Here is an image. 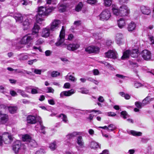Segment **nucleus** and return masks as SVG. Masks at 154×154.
Listing matches in <instances>:
<instances>
[{"instance_id":"obj_1","label":"nucleus","mask_w":154,"mask_h":154,"mask_svg":"<svg viewBox=\"0 0 154 154\" xmlns=\"http://www.w3.org/2000/svg\"><path fill=\"white\" fill-rule=\"evenodd\" d=\"M54 9L53 7H45L41 6L38 9V14L36 16V22L41 24L40 22L44 20L42 18L43 16H48Z\"/></svg>"},{"instance_id":"obj_2","label":"nucleus","mask_w":154,"mask_h":154,"mask_svg":"<svg viewBox=\"0 0 154 154\" xmlns=\"http://www.w3.org/2000/svg\"><path fill=\"white\" fill-rule=\"evenodd\" d=\"M13 140L12 137L8 133L5 132L3 134L2 137L0 136V145L2 146L3 143V142H5L7 140V142L5 143L8 144L11 143Z\"/></svg>"},{"instance_id":"obj_3","label":"nucleus","mask_w":154,"mask_h":154,"mask_svg":"<svg viewBox=\"0 0 154 154\" xmlns=\"http://www.w3.org/2000/svg\"><path fill=\"white\" fill-rule=\"evenodd\" d=\"M111 13L109 10L105 9L99 15V19L102 21L107 20L111 17Z\"/></svg>"},{"instance_id":"obj_4","label":"nucleus","mask_w":154,"mask_h":154,"mask_svg":"<svg viewBox=\"0 0 154 154\" xmlns=\"http://www.w3.org/2000/svg\"><path fill=\"white\" fill-rule=\"evenodd\" d=\"M65 27L63 26L59 35V39L56 43V45L58 46L61 45L64 41Z\"/></svg>"},{"instance_id":"obj_5","label":"nucleus","mask_w":154,"mask_h":154,"mask_svg":"<svg viewBox=\"0 0 154 154\" xmlns=\"http://www.w3.org/2000/svg\"><path fill=\"white\" fill-rule=\"evenodd\" d=\"M32 35H27L24 36L20 40V43L22 44H30L32 40L34 38Z\"/></svg>"},{"instance_id":"obj_6","label":"nucleus","mask_w":154,"mask_h":154,"mask_svg":"<svg viewBox=\"0 0 154 154\" xmlns=\"http://www.w3.org/2000/svg\"><path fill=\"white\" fill-rule=\"evenodd\" d=\"M61 22L59 20H55L50 24V30L54 31L57 29L60 26Z\"/></svg>"},{"instance_id":"obj_7","label":"nucleus","mask_w":154,"mask_h":154,"mask_svg":"<svg viewBox=\"0 0 154 154\" xmlns=\"http://www.w3.org/2000/svg\"><path fill=\"white\" fill-rule=\"evenodd\" d=\"M141 55L144 60H150L151 57V54L150 51L147 50H144L143 51Z\"/></svg>"},{"instance_id":"obj_8","label":"nucleus","mask_w":154,"mask_h":154,"mask_svg":"<svg viewBox=\"0 0 154 154\" xmlns=\"http://www.w3.org/2000/svg\"><path fill=\"white\" fill-rule=\"evenodd\" d=\"M120 16H127L129 12V10L126 5H123L120 7Z\"/></svg>"},{"instance_id":"obj_9","label":"nucleus","mask_w":154,"mask_h":154,"mask_svg":"<svg viewBox=\"0 0 154 154\" xmlns=\"http://www.w3.org/2000/svg\"><path fill=\"white\" fill-rule=\"evenodd\" d=\"M85 51L89 54L98 53L99 51V48L95 46H90L85 49Z\"/></svg>"},{"instance_id":"obj_10","label":"nucleus","mask_w":154,"mask_h":154,"mask_svg":"<svg viewBox=\"0 0 154 154\" xmlns=\"http://www.w3.org/2000/svg\"><path fill=\"white\" fill-rule=\"evenodd\" d=\"M64 45H66L67 49L71 51H73L78 49L80 47V45L78 43H72L68 45L64 44Z\"/></svg>"},{"instance_id":"obj_11","label":"nucleus","mask_w":154,"mask_h":154,"mask_svg":"<svg viewBox=\"0 0 154 154\" xmlns=\"http://www.w3.org/2000/svg\"><path fill=\"white\" fill-rule=\"evenodd\" d=\"M105 57L108 58L115 59L117 57V53L114 51L109 50L105 54Z\"/></svg>"},{"instance_id":"obj_12","label":"nucleus","mask_w":154,"mask_h":154,"mask_svg":"<svg viewBox=\"0 0 154 154\" xmlns=\"http://www.w3.org/2000/svg\"><path fill=\"white\" fill-rule=\"evenodd\" d=\"M8 120V116L4 113L0 114V124L6 123Z\"/></svg>"},{"instance_id":"obj_13","label":"nucleus","mask_w":154,"mask_h":154,"mask_svg":"<svg viewBox=\"0 0 154 154\" xmlns=\"http://www.w3.org/2000/svg\"><path fill=\"white\" fill-rule=\"evenodd\" d=\"M21 146V143L20 141L17 140L14 143L13 146V149L15 153L18 152L20 149Z\"/></svg>"},{"instance_id":"obj_14","label":"nucleus","mask_w":154,"mask_h":154,"mask_svg":"<svg viewBox=\"0 0 154 154\" xmlns=\"http://www.w3.org/2000/svg\"><path fill=\"white\" fill-rule=\"evenodd\" d=\"M140 9L142 13L144 14L149 15L151 13V10L148 7L142 6L140 7Z\"/></svg>"},{"instance_id":"obj_15","label":"nucleus","mask_w":154,"mask_h":154,"mask_svg":"<svg viewBox=\"0 0 154 154\" xmlns=\"http://www.w3.org/2000/svg\"><path fill=\"white\" fill-rule=\"evenodd\" d=\"M26 121L28 123L34 124L36 123L35 117L34 116L29 115L27 117Z\"/></svg>"},{"instance_id":"obj_16","label":"nucleus","mask_w":154,"mask_h":154,"mask_svg":"<svg viewBox=\"0 0 154 154\" xmlns=\"http://www.w3.org/2000/svg\"><path fill=\"white\" fill-rule=\"evenodd\" d=\"M74 93V90H71L68 91L62 92L60 94V97H63V96H69L71 95Z\"/></svg>"},{"instance_id":"obj_17","label":"nucleus","mask_w":154,"mask_h":154,"mask_svg":"<svg viewBox=\"0 0 154 154\" xmlns=\"http://www.w3.org/2000/svg\"><path fill=\"white\" fill-rule=\"evenodd\" d=\"M40 29L39 26L36 23H35L32 29V35H35V36L37 37L38 35V31Z\"/></svg>"},{"instance_id":"obj_18","label":"nucleus","mask_w":154,"mask_h":154,"mask_svg":"<svg viewBox=\"0 0 154 154\" xmlns=\"http://www.w3.org/2000/svg\"><path fill=\"white\" fill-rule=\"evenodd\" d=\"M123 35L121 33H118L116 35V40L118 44H120L123 42Z\"/></svg>"},{"instance_id":"obj_19","label":"nucleus","mask_w":154,"mask_h":154,"mask_svg":"<svg viewBox=\"0 0 154 154\" xmlns=\"http://www.w3.org/2000/svg\"><path fill=\"white\" fill-rule=\"evenodd\" d=\"M31 22V20L28 19H26L23 21V25L24 30H26L29 28V26Z\"/></svg>"},{"instance_id":"obj_20","label":"nucleus","mask_w":154,"mask_h":154,"mask_svg":"<svg viewBox=\"0 0 154 154\" xmlns=\"http://www.w3.org/2000/svg\"><path fill=\"white\" fill-rule=\"evenodd\" d=\"M17 57L18 60L20 61H24L29 58L28 56L26 53L20 54L18 55Z\"/></svg>"},{"instance_id":"obj_21","label":"nucleus","mask_w":154,"mask_h":154,"mask_svg":"<svg viewBox=\"0 0 154 154\" xmlns=\"http://www.w3.org/2000/svg\"><path fill=\"white\" fill-rule=\"evenodd\" d=\"M16 22L21 23L23 19V17L20 14H15L14 16Z\"/></svg>"},{"instance_id":"obj_22","label":"nucleus","mask_w":154,"mask_h":154,"mask_svg":"<svg viewBox=\"0 0 154 154\" xmlns=\"http://www.w3.org/2000/svg\"><path fill=\"white\" fill-rule=\"evenodd\" d=\"M50 29L47 28L44 29L42 33V36L45 38L48 37L50 35Z\"/></svg>"},{"instance_id":"obj_23","label":"nucleus","mask_w":154,"mask_h":154,"mask_svg":"<svg viewBox=\"0 0 154 154\" xmlns=\"http://www.w3.org/2000/svg\"><path fill=\"white\" fill-rule=\"evenodd\" d=\"M76 142L81 147H83L84 142L82 136H79L77 137Z\"/></svg>"},{"instance_id":"obj_24","label":"nucleus","mask_w":154,"mask_h":154,"mask_svg":"<svg viewBox=\"0 0 154 154\" xmlns=\"http://www.w3.org/2000/svg\"><path fill=\"white\" fill-rule=\"evenodd\" d=\"M69 73L65 77V79L67 81H70L72 82H75L77 80V79L72 75H69Z\"/></svg>"},{"instance_id":"obj_25","label":"nucleus","mask_w":154,"mask_h":154,"mask_svg":"<svg viewBox=\"0 0 154 154\" xmlns=\"http://www.w3.org/2000/svg\"><path fill=\"white\" fill-rule=\"evenodd\" d=\"M119 27L120 28H122L125 25V22L123 18H121L117 21Z\"/></svg>"},{"instance_id":"obj_26","label":"nucleus","mask_w":154,"mask_h":154,"mask_svg":"<svg viewBox=\"0 0 154 154\" xmlns=\"http://www.w3.org/2000/svg\"><path fill=\"white\" fill-rule=\"evenodd\" d=\"M7 107L8 109L9 112L11 114L15 113L17 109V108L16 106H7Z\"/></svg>"},{"instance_id":"obj_27","label":"nucleus","mask_w":154,"mask_h":154,"mask_svg":"<svg viewBox=\"0 0 154 154\" xmlns=\"http://www.w3.org/2000/svg\"><path fill=\"white\" fill-rule=\"evenodd\" d=\"M35 128L36 130H38L40 129L41 130L43 131L45 129V127L43 126L42 121L40 120L39 122L35 126Z\"/></svg>"},{"instance_id":"obj_28","label":"nucleus","mask_w":154,"mask_h":154,"mask_svg":"<svg viewBox=\"0 0 154 154\" xmlns=\"http://www.w3.org/2000/svg\"><path fill=\"white\" fill-rule=\"evenodd\" d=\"M139 52L137 49H134L131 51H130L131 56L133 57L136 58L138 56Z\"/></svg>"},{"instance_id":"obj_29","label":"nucleus","mask_w":154,"mask_h":154,"mask_svg":"<svg viewBox=\"0 0 154 154\" xmlns=\"http://www.w3.org/2000/svg\"><path fill=\"white\" fill-rule=\"evenodd\" d=\"M130 55V51L127 50L124 52L123 53V55L121 57L122 60H125L128 58Z\"/></svg>"},{"instance_id":"obj_30","label":"nucleus","mask_w":154,"mask_h":154,"mask_svg":"<svg viewBox=\"0 0 154 154\" xmlns=\"http://www.w3.org/2000/svg\"><path fill=\"white\" fill-rule=\"evenodd\" d=\"M90 147L92 149H97L100 147L98 143L94 140L92 141L90 144Z\"/></svg>"},{"instance_id":"obj_31","label":"nucleus","mask_w":154,"mask_h":154,"mask_svg":"<svg viewBox=\"0 0 154 154\" xmlns=\"http://www.w3.org/2000/svg\"><path fill=\"white\" fill-rule=\"evenodd\" d=\"M135 24L133 22H131L129 24L128 27V31H132L135 29Z\"/></svg>"},{"instance_id":"obj_32","label":"nucleus","mask_w":154,"mask_h":154,"mask_svg":"<svg viewBox=\"0 0 154 154\" xmlns=\"http://www.w3.org/2000/svg\"><path fill=\"white\" fill-rule=\"evenodd\" d=\"M78 134V133L76 132H74L72 133L68 134L66 136V139H70Z\"/></svg>"},{"instance_id":"obj_33","label":"nucleus","mask_w":154,"mask_h":154,"mask_svg":"<svg viewBox=\"0 0 154 154\" xmlns=\"http://www.w3.org/2000/svg\"><path fill=\"white\" fill-rule=\"evenodd\" d=\"M28 145L29 146L35 147H37V144L35 140L31 139L28 143Z\"/></svg>"},{"instance_id":"obj_34","label":"nucleus","mask_w":154,"mask_h":154,"mask_svg":"<svg viewBox=\"0 0 154 154\" xmlns=\"http://www.w3.org/2000/svg\"><path fill=\"white\" fill-rule=\"evenodd\" d=\"M20 2L23 5L26 6L32 4V2L29 0H20Z\"/></svg>"},{"instance_id":"obj_35","label":"nucleus","mask_w":154,"mask_h":154,"mask_svg":"<svg viewBox=\"0 0 154 154\" xmlns=\"http://www.w3.org/2000/svg\"><path fill=\"white\" fill-rule=\"evenodd\" d=\"M58 117V118H61L62 119V120L65 123H67L68 122V120L67 119L66 116L63 114H61L59 115Z\"/></svg>"},{"instance_id":"obj_36","label":"nucleus","mask_w":154,"mask_h":154,"mask_svg":"<svg viewBox=\"0 0 154 154\" xmlns=\"http://www.w3.org/2000/svg\"><path fill=\"white\" fill-rule=\"evenodd\" d=\"M112 12L113 14L116 16H120V10L117 8L116 7H113L112 8Z\"/></svg>"},{"instance_id":"obj_37","label":"nucleus","mask_w":154,"mask_h":154,"mask_svg":"<svg viewBox=\"0 0 154 154\" xmlns=\"http://www.w3.org/2000/svg\"><path fill=\"white\" fill-rule=\"evenodd\" d=\"M31 139V137L28 134H25L22 137V140L23 141L29 142Z\"/></svg>"},{"instance_id":"obj_38","label":"nucleus","mask_w":154,"mask_h":154,"mask_svg":"<svg viewBox=\"0 0 154 154\" xmlns=\"http://www.w3.org/2000/svg\"><path fill=\"white\" fill-rule=\"evenodd\" d=\"M130 133L132 135L135 136H140L142 135V133L140 132H137L135 131L131 130Z\"/></svg>"},{"instance_id":"obj_39","label":"nucleus","mask_w":154,"mask_h":154,"mask_svg":"<svg viewBox=\"0 0 154 154\" xmlns=\"http://www.w3.org/2000/svg\"><path fill=\"white\" fill-rule=\"evenodd\" d=\"M57 147L56 143L55 142L51 143L49 146V148L52 151L55 150Z\"/></svg>"},{"instance_id":"obj_40","label":"nucleus","mask_w":154,"mask_h":154,"mask_svg":"<svg viewBox=\"0 0 154 154\" xmlns=\"http://www.w3.org/2000/svg\"><path fill=\"white\" fill-rule=\"evenodd\" d=\"M83 6V5L82 2H80L76 6L75 9L77 11L79 12L80 11Z\"/></svg>"},{"instance_id":"obj_41","label":"nucleus","mask_w":154,"mask_h":154,"mask_svg":"<svg viewBox=\"0 0 154 154\" xmlns=\"http://www.w3.org/2000/svg\"><path fill=\"white\" fill-rule=\"evenodd\" d=\"M119 94L122 97H124L126 99H129L130 98V96L128 94H125L124 92H120Z\"/></svg>"},{"instance_id":"obj_42","label":"nucleus","mask_w":154,"mask_h":154,"mask_svg":"<svg viewBox=\"0 0 154 154\" xmlns=\"http://www.w3.org/2000/svg\"><path fill=\"white\" fill-rule=\"evenodd\" d=\"M149 97L147 96L142 101L143 106L148 104L149 102Z\"/></svg>"},{"instance_id":"obj_43","label":"nucleus","mask_w":154,"mask_h":154,"mask_svg":"<svg viewBox=\"0 0 154 154\" xmlns=\"http://www.w3.org/2000/svg\"><path fill=\"white\" fill-rule=\"evenodd\" d=\"M17 92L21 94L23 97H28V95L26 94L25 92L21 90H18Z\"/></svg>"},{"instance_id":"obj_44","label":"nucleus","mask_w":154,"mask_h":154,"mask_svg":"<svg viewBox=\"0 0 154 154\" xmlns=\"http://www.w3.org/2000/svg\"><path fill=\"white\" fill-rule=\"evenodd\" d=\"M108 127V131H112L116 129V128L114 125L113 124H111L109 125Z\"/></svg>"},{"instance_id":"obj_45","label":"nucleus","mask_w":154,"mask_h":154,"mask_svg":"<svg viewBox=\"0 0 154 154\" xmlns=\"http://www.w3.org/2000/svg\"><path fill=\"white\" fill-rule=\"evenodd\" d=\"M104 5L106 7L110 6L112 4V0H103Z\"/></svg>"},{"instance_id":"obj_46","label":"nucleus","mask_w":154,"mask_h":154,"mask_svg":"<svg viewBox=\"0 0 154 154\" xmlns=\"http://www.w3.org/2000/svg\"><path fill=\"white\" fill-rule=\"evenodd\" d=\"M100 63L103 64L106 66L109 69H112V67L109 63L106 61H100Z\"/></svg>"},{"instance_id":"obj_47","label":"nucleus","mask_w":154,"mask_h":154,"mask_svg":"<svg viewBox=\"0 0 154 154\" xmlns=\"http://www.w3.org/2000/svg\"><path fill=\"white\" fill-rule=\"evenodd\" d=\"M31 70L32 72H34L36 74L40 75L41 74L42 70L41 69L32 68Z\"/></svg>"},{"instance_id":"obj_48","label":"nucleus","mask_w":154,"mask_h":154,"mask_svg":"<svg viewBox=\"0 0 154 154\" xmlns=\"http://www.w3.org/2000/svg\"><path fill=\"white\" fill-rule=\"evenodd\" d=\"M7 107V106L4 105L2 104L0 105V114L3 113L2 112L5 110Z\"/></svg>"},{"instance_id":"obj_49","label":"nucleus","mask_w":154,"mask_h":154,"mask_svg":"<svg viewBox=\"0 0 154 154\" xmlns=\"http://www.w3.org/2000/svg\"><path fill=\"white\" fill-rule=\"evenodd\" d=\"M135 104L136 106L138 109H141L143 106V103H141L138 101L135 102Z\"/></svg>"},{"instance_id":"obj_50","label":"nucleus","mask_w":154,"mask_h":154,"mask_svg":"<svg viewBox=\"0 0 154 154\" xmlns=\"http://www.w3.org/2000/svg\"><path fill=\"white\" fill-rule=\"evenodd\" d=\"M143 86V85L140 83L135 82L134 83V86L136 88H139Z\"/></svg>"},{"instance_id":"obj_51","label":"nucleus","mask_w":154,"mask_h":154,"mask_svg":"<svg viewBox=\"0 0 154 154\" xmlns=\"http://www.w3.org/2000/svg\"><path fill=\"white\" fill-rule=\"evenodd\" d=\"M121 115L122 116H123L124 119H126L127 117H128L127 112L125 111H122L121 113Z\"/></svg>"},{"instance_id":"obj_52","label":"nucleus","mask_w":154,"mask_h":154,"mask_svg":"<svg viewBox=\"0 0 154 154\" xmlns=\"http://www.w3.org/2000/svg\"><path fill=\"white\" fill-rule=\"evenodd\" d=\"M38 88L35 87V88H32L31 91V93L32 94H35L38 93Z\"/></svg>"},{"instance_id":"obj_53","label":"nucleus","mask_w":154,"mask_h":154,"mask_svg":"<svg viewBox=\"0 0 154 154\" xmlns=\"http://www.w3.org/2000/svg\"><path fill=\"white\" fill-rule=\"evenodd\" d=\"M60 75V73L57 71H54L52 72L51 76L53 77H56Z\"/></svg>"},{"instance_id":"obj_54","label":"nucleus","mask_w":154,"mask_h":154,"mask_svg":"<svg viewBox=\"0 0 154 154\" xmlns=\"http://www.w3.org/2000/svg\"><path fill=\"white\" fill-rule=\"evenodd\" d=\"M45 152V151L44 149H40L39 150L36 151L35 154H44Z\"/></svg>"},{"instance_id":"obj_55","label":"nucleus","mask_w":154,"mask_h":154,"mask_svg":"<svg viewBox=\"0 0 154 154\" xmlns=\"http://www.w3.org/2000/svg\"><path fill=\"white\" fill-rule=\"evenodd\" d=\"M87 2L91 5H94L97 2V0H87Z\"/></svg>"},{"instance_id":"obj_56","label":"nucleus","mask_w":154,"mask_h":154,"mask_svg":"<svg viewBox=\"0 0 154 154\" xmlns=\"http://www.w3.org/2000/svg\"><path fill=\"white\" fill-rule=\"evenodd\" d=\"M46 91L47 93H53L54 91V90L51 87L47 88Z\"/></svg>"},{"instance_id":"obj_57","label":"nucleus","mask_w":154,"mask_h":154,"mask_svg":"<svg viewBox=\"0 0 154 154\" xmlns=\"http://www.w3.org/2000/svg\"><path fill=\"white\" fill-rule=\"evenodd\" d=\"M81 90V92L82 94H87L88 93V91L86 89L83 88H80Z\"/></svg>"},{"instance_id":"obj_58","label":"nucleus","mask_w":154,"mask_h":154,"mask_svg":"<svg viewBox=\"0 0 154 154\" xmlns=\"http://www.w3.org/2000/svg\"><path fill=\"white\" fill-rule=\"evenodd\" d=\"M92 71L94 75H98L99 74V72L97 69H94Z\"/></svg>"},{"instance_id":"obj_59","label":"nucleus","mask_w":154,"mask_h":154,"mask_svg":"<svg viewBox=\"0 0 154 154\" xmlns=\"http://www.w3.org/2000/svg\"><path fill=\"white\" fill-rule=\"evenodd\" d=\"M37 61L36 59L28 61V63L29 65H32L34 62H35Z\"/></svg>"},{"instance_id":"obj_60","label":"nucleus","mask_w":154,"mask_h":154,"mask_svg":"<svg viewBox=\"0 0 154 154\" xmlns=\"http://www.w3.org/2000/svg\"><path fill=\"white\" fill-rule=\"evenodd\" d=\"M107 115L109 116L113 117L116 115V114L115 113L112 112H107Z\"/></svg>"},{"instance_id":"obj_61","label":"nucleus","mask_w":154,"mask_h":154,"mask_svg":"<svg viewBox=\"0 0 154 154\" xmlns=\"http://www.w3.org/2000/svg\"><path fill=\"white\" fill-rule=\"evenodd\" d=\"M22 103L24 104H29L30 103L29 101L25 99L22 100Z\"/></svg>"},{"instance_id":"obj_62","label":"nucleus","mask_w":154,"mask_h":154,"mask_svg":"<svg viewBox=\"0 0 154 154\" xmlns=\"http://www.w3.org/2000/svg\"><path fill=\"white\" fill-rule=\"evenodd\" d=\"M116 76L117 77H118L119 78H120L121 79H125V78L126 77V76H125L123 75H121L119 74H116Z\"/></svg>"},{"instance_id":"obj_63","label":"nucleus","mask_w":154,"mask_h":154,"mask_svg":"<svg viewBox=\"0 0 154 154\" xmlns=\"http://www.w3.org/2000/svg\"><path fill=\"white\" fill-rule=\"evenodd\" d=\"M70 87V84L69 83H65L64 85L63 88H69Z\"/></svg>"},{"instance_id":"obj_64","label":"nucleus","mask_w":154,"mask_h":154,"mask_svg":"<svg viewBox=\"0 0 154 154\" xmlns=\"http://www.w3.org/2000/svg\"><path fill=\"white\" fill-rule=\"evenodd\" d=\"M10 94L13 96H15L17 95V93L14 91H11Z\"/></svg>"}]
</instances>
